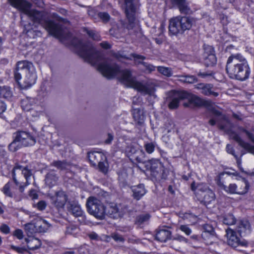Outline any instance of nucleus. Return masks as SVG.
<instances>
[{"mask_svg":"<svg viewBox=\"0 0 254 254\" xmlns=\"http://www.w3.org/2000/svg\"><path fill=\"white\" fill-rule=\"evenodd\" d=\"M106 216L108 215L113 218H118L124 214L122 206L120 204L110 202L106 206Z\"/></svg>","mask_w":254,"mask_h":254,"instance_id":"12","label":"nucleus"},{"mask_svg":"<svg viewBox=\"0 0 254 254\" xmlns=\"http://www.w3.org/2000/svg\"><path fill=\"white\" fill-rule=\"evenodd\" d=\"M24 31L27 36L30 38H35L41 35L40 31L36 29H34L30 24L25 26Z\"/></svg>","mask_w":254,"mask_h":254,"instance_id":"30","label":"nucleus"},{"mask_svg":"<svg viewBox=\"0 0 254 254\" xmlns=\"http://www.w3.org/2000/svg\"><path fill=\"white\" fill-rule=\"evenodd\" d=\"M195 88L201 90V93L206 96L217 97L219 93L212 90L213 85L210 84L199 83L195 85Z\"/></svg>","mask_w":254,"mask_h":254,"instance_id":"19","label":"nucleus"},{"mask_svg":"<svg viewBox=\"0 0 254 254\" xmlns=\"http://www.w3.org/2000/svg\"><path fill=\"white\" fill-rule=\"evenodd\" d=\"M212 114L215 118V119H211L209 121V123L211 126H214L216 122H218V126L221 129H226L227 126L229 124L227 119L221 113L216 110L212 111Z\"/></svg>","mask_w":254,"mask_h":254,"instance_id":"13","label":"nucleus"},{"mask_svg":"<svg viewBox=\"0 0 254 254\" xmlns=\"http://www.w3.org/2000/svg\"><path fill=\"white\" fill-rule=\"evenodd\" d=\"M67 208L68 212L75 217L81 216L83 214V211L77 201L68 202L67 204Z\"/></svg>","mask_w":254,"mask_h":254,"instance_id":"21","label":"nucleus"},{"mask_svg":"<svg viewBox=\"0 0 254 254\" xmlns=\"http://www.w3.org/2000/svg\"><path fill=\"white\" fill-rule=\"evenodd\" d=\"M132 115L134 121L137 124L141 125L144 123L145 119V115L144 111L142 109H133Z\"/></svg>","mask_w":254,"mask_h":254,"instance_id":"24","label":"nucleus"},{"mask_svg":"<svg viewBox=\"0 0 254 254\" xmlns=\"http://www.w3.org/2000/svg\"><path fill=\"white\" fill-rule=\"evenodd\" d=\"M145 151L148 154L152 153L155 149V145L152 142L146 143L144 145Z\"/></svg>","mask_w":254,"mask_h":254,"instance_id":"47","label":"nucleus"},{"mask_svg":"<svg viewBox=\"0 0 254 254\" xmlns=\"http://www.w3.org/2000/svg\"><path fill=\"white\" fill-rule=\"evenodd\" d=\"M150 218V216L148 214H142L138 216L136 218V221L139 224H142L147 221Z\"/></svg>","mask_w":254,"mask_h":254,"instance_id":"46","label":"nucleus"},{"mask_svg":"<svg viewBox=\"0 0 254 254\" xmlns=\"http://www.w3.org/2000/svg\"><path fill=\"white\" fill-rule=\"evenodd\" d=\"M236 230L228 228L226 230L228 244L236 249L237 251L243 252L241 248H246L248 243L244 239L239 237L236 234Z\"/></svg>","mask_w":254,"mask_h":254,"instance_id":"10","label":"nucleus"},{"mask_svg":"<svg viewBox=\"0 0 254 254\" xmlns=\"http://www.w3.org/2000/svg\"><path fill=\"white\" fill-rule=\"evenodd\" d=\"M6 109V107L4 103L0 100V114L3 113Z\"/></svg>","mask_w":254,"mask_h":254,"instance_id":"60","label":"nucleus"},{"mask_svg":"<svg viewBox=\"0 0 254 254\" xmlns=\"http://www.w3.org/2000/svg\"><path fill=\"white\" fill-rule=\"evenodd\" d=\"M97 17L105 23H107L110 19V15L106 12H100L97 13Z\"/></svg>","mask_w":254,"mask_h":254,"instance_id":"43","label":"nucleus"},{"mask_svg":"<svg viewBox=\"0 0 254 254\" xmlns=\"http://www.w3.org/2000/svg\"><path fill=\"white\" fill-rule=\"evenodd\" d=\"M11 248L12 250L19 254H23L25 251H26V249L24 247H18L14 246H11Z\"/></svg>","mask_w":254,"mask_h":254,"instance_id":"55","label":"nucleus"},{"mask_svg":"<svg viewBox=\"0 0 254 254\" xmlns=\"http://www.w3.org/2000/svg\"><path fill=\"white\" fill-rule=\"evenodd\" d=\"M147 166L149 167L151 172L153 173V175H155L156 174L163 171V165L158 159H152L150 160L147 162Z\"/></svg>","mask_w":254,"mask_h":254,"instance_id":"22","label":"nucleus"},{"mask_svg":"<svg viewBox=\"0 0 254 254\" xmlns=\"http://www.w3.org/2000/svg\"><path fill=\"white\" fill-rule=\"evenodd\" d=\"M185 97L184 100H188V102H185L183 103L184 106L185 107H199L205 105L206 102L203 100L200 97L189 93L186 91H184Z\"/></svg>","mask_w":254,"mask_h":254,"instance_id":"11","label":"nucleus"},{"mask_svg":"<svg viewBox=\"0 0 254 254\" xmlns=\"http://www.w3.org/2000/svg\"><path fill=\"white\" fill-rule=\"evenodd\" d=\"M34 99L26 98L21 101V107L23 110L29 112L32 109Z\"/></svg>","mask_w":254,"mask_h":254,"instance_id":"33","label":"nucleus"},{"mask_svg":"<svg viewBox=\"0 0 254 254\" xmlns=\"http://www.w3.org/2000/svg\"><path fill=\"white\" fill-rule=\"evenodd\" d=\"M14 78L23 88L30 87L34 84L37 75L32 63L27 61L17 62L14 71Z\"/></svg>","mask_w":254,"mask_h":254,"instance_id":"4","label":"nucleus"},{"mask_svg":"<svg viewBox=\"0 0 254 254\" xmlns=\"http://www.w3.org/2000/svg\"><path fill=\"white\" fill-rule=\"evenodd\" d=\"M195 22L193 18L188 16H176L169 21V31L172 35L182 34L189 30Z\"/></svg>","mask_w":254,"mask_h":254,"instance_id":"5","label":"nucleus"},{"mask_svg":"<svg viewBox=\"0 0 254 254\" xmlns=\"http://www.w3.org/2000/svg\"><path fill=\"white\" fill-rule=\"evenodd\" d=\"M37 233L45 232L47 227L49 226L48 223L40 218L34 220Z\"/></svg>","mask_w":254,"mask_h":254,"instance_id":"26","label":"nucleus"},{"mask_svg":"<svg viewBox=\"0 0 254 254\" xmlns=\"http://www.w3.org/2000/svg\"><path fill=\"white\" fill-rule=\"evenodd\" d=\"M175 126V125L172 121H168V122L166 124V129L167 130V132L169 133L174 131Z\"/></svg>","mask_w":254,"mask_h":254,"instance_id":"49","label":"nucleus"},{"mask_svg":"<svg viewBox=\"0 0 254 254\" xmlns=\"http://www.w3.org/2000/svg\"><path fill=\"white\" fill-rule=\"evenodd\" d=\"M236 231L240 236H245L251 232V227L250 222L246 220H238L236 223Z\"/></svg>","mask_w":254,"mask_h":254,"instance_id":"16","label":"nucleus"},{"mask_svg":"<svg viewBox=\"0 0 254 254\" xmlns=\"http://www.w3.org/2000/svg\"><path fill=\"white\" fill-rule=\"evenodd\" d=\"M100 45L102 48L104 49H109L111 48L110 44L106 41H104L100 43Z\"/></svg>","mask_w":254,"mask_h":254,"instance_id":"58","label":"nucleus"},{"mask_svg":"<svg viewBox=\"0 0 254 254\" xmlns=\"http://www.w3.org/2000/svg\"><path fill=\"white\" fill-rule=\"evenodd\" d=\"M29 194L32 199H37L38 198V194L36 193L35 190H31L29 191Z\"/></svg>","mask_w":254,"mask_h":254,"instance_id":"61","label":"nucleus"},{"mask_svg":"<svg viewBox=\"0 0 254 254\" xmlns=\"http://www.w3.org/2000/svg\"><path fill=\"white\" fill-rule=\"evenodd\" d=\"M78 54L85 61L92 65H97L98 70L107 78L117 77L126 86L133 88L143 94L155 98V88L151 85L143 84L136 81L128 69H121L116 64L105 60L101 63L102 55L90 43L81 44Z\"/></svg>","mask_w":254,"mask_h":254,"instance_id":"1","label":"nucleus"},{"mask_svg":"<svg viewBox=\"0 0 254 254\" xmlns=\"http://www.w3.org/2000/svg\"><path fill=\"white\" fill-rule=\"evenodd\" d=\"M178 7L181 13H185V14H190L191 13V10L190 7L188 5V3L186 1V0L178 4Z\"/></svg>","mask_w":254,"mask_h":254,"instance_id":"38","label":"nucleus"},{"mask_svg":"<svg viewBox=\"0 0 254 254\" xmlns=\"http://www.w3.org/2000/svg\"><path fill=\"white\" fill-rule=\"evenodd\" d=\"M99 170L104 174H106L109 170V164L107 161V158L106 160H102L100 163L97 165Z\"/></svg>","mask_w":254,"mask_h":254,"instance_id":"40","label":"nucleus"},{"mask_svg":"<svg viewBox=\"0 0 254 254\" xmlns=\"http://www.w3.org/2000/svg\"><path fill=\"white\" fill-rule=\"evenodd\" d=\"M204 62L207 66H212L216 63V58L214 54L213 48L209 45H205L204 47Z\"/></svg>","mask_w":254,"mask_h":254,"instance_id":"14","label":"nucleus"},{"mask_svg":"<svg viewBox=\"0 0 254 254\" xmlns=\"http://www.w3.org/2000/svg\"><path fill=\"white\" fill-rule=\"evenodd\" d=\"M89 160L93 166H96L102 160L105 161L106 156L100 152H89L88 155Z\"/></svg>","mask_w":254,"mask_h":254,"instance_id":"20","label":"nucleus"},{"mask_svg":"<svg viewBox=\"0 0 254 254\" xmlns=\"http://www.w3.org/2000/svg\"><path fill=\"white\" fill-rule=\"evenodd\" d=\"M219 185L227 193L231 194L237 193V185L235 184H230L228 187H227L221 183H220Z\"/></svg>","mask_w":254,"mask_h":254,"instance_id":"32","label":"nucleus"},{"mask_svg":"<svg viewBox=\"0 0 254 254\" xmlns=\"http://www.w3.org/2000/svg\"><path fill=\"white\" fill-rule=\"evenodd\" d=\"M157 70L161 74L167 77H170L173 74V71L171 68L165 66H158Z\"/></svg>","mask_w":254,"mask_h":254,"instance_id":"36","label":"nucleus"},{"mask_svg":"<svg viewBox=\"0 0 254 254\" xmlns=\"http://www.w3.org/2000/svg\"><path fill=\"white\" fill-rule=\"evenodd\" d=\"M25 231L28 236L32 235L34 233H37L34 221L31 223L27 224L25 225Z\"/></svg>","mask_w":254,"mask_h":254,"instance_id":"35","label":"nucleus"},{"mask_svg":"<svg viewBox=\"0 0 254 254\" xmlns=\"http://www.w3.org/2000/svg\"><path fill=\"white\" fill-rule=\"evenodd\" d=\"M183 217L184 219H188L191 223H194L197 220L196 216L190 213H186L184 214Z\"/></svg>","mask_w":254,"mask_h":254,"instance_id":"48","label":"nucleus"},{"mask_svg":"<svg viewBox=\"0 0 254 254\" xmlns=\"http://www.w3.org/2000/svg\"><path fill=\"white\" fill-rule=\"evenodd\" d=\"M58 180V177L57 176L56 173L51 171L49 172L46 176L45 183L49 187H52L56 185Z\"/></svg>","mask_w":254,"mask_h":254,"instance_id":"27","label":"nucleus"},{"mask_svg":"<svg viewBox=\"0 0 254 254\" xmlns=\"http://www.w3.org/2000/svg\"><path fill=\"white\" fill-rule=\"evenodd\" d=\"M223 222L226 225H231L236 224L237 222L236 221V219L233 215L228 214L224 217Z\"/></svg>","mask_w":254,"mask_h":254,"instance_id":"41","label":"nucleus"},{"mask_svg":"<svg viewBox=\"0 0 254 254\" xmlns=\"http://www.w3.org/2000/svg\"><path fill=\"white\" fill-rule=\"evenodd\" d=\"M171 236V232L168 230H160L156 234V239L161 242H165L169 239Z\"/></svg>","mask_w":254,"mask_h":254,"instance_id":"29","label":"nucleus"},{"mask_svg":"<svg viewBox=\"0 0 254 254\" xmlns=\"http://www.w3.org/2000/svg\"><path fill=\"white\" fill-rule=\"evenodd\" d=\"M13 235L19 240H21L23 238V232L20 229H17L15 230L13 233Z\"/></svg>","mask_w":254,"mask_h":254,"instance_id":"51","label":"nucleus"},{"mask_svg":"<svg viewBox=\"0 0 254 254\" xmlns=\"http://www.w3.org/2000/svg\"><path fill=\"white\" fill-rule=\"evenodd\" d=\"M174 240L179 241L180 242H184L186 243H188V239L185 238L184 237L180 235L176 236L174 238Z\"/></svg>","mask_w":254,"mask_h":254,"instance_id":"59","label":"nucleus"},{"mask_svg":"<svg viewBox=\"0 0 254 254\" xmlns=\"http://www.w3.org/2000/svg\"><path fill=\"white\" fill-rule=\"evenodd\" d=\"M204 231L202 233V238L208 244H212L216 239L215 233L212 225L206 224L203 226Z\"/></svg>","mask_w":254,"mask_h":254,"instance_id":"17","label":"nucleus"},{"mask_svg":"<svg viewBox=\"0 0 254 254\" xmlns=\"http://www.w3.org/2000/svg\"><path fill=\"white\" fill-rule=\"evenodd\" d=\"M212 75V73H210V72H199L198 73V76H200V77H203V78H204L205 77H207V76H211Z\"/></svg>","mask_w":254,"mask_h":254,"instance_id":"63","label":"nucleus"},{"mask_svg":"<svg viewBox=\"0 0 254 254\" xmlns=\"http://www.w3.org/2000/svg\"><path fill=\"white\" fill-rule=\"evenodd\" d=\"M86 207L89 214L99 220H103L106 216V206L99 199L89 197L86 201Z\"/></svg>","mask_w":254,"mask_h":254,"instance_id":"8","label":"nucleus"},{"mask_svg":"<svg viewBox=\"0 0 254 254\" xmlns=\"http://www.w3.org/2000/svg\"><path fill=\"white\" fill-rule=\"evenodd\" d=\"M32 171L27 167L16 164L13 169L12 178L15 185L19 187V191L23 192L25 188L30 183L29 179L32 176Z\"/></svg>","mask_w":254,"mask_h":254,"instance_id":"6","label":"nucleus"},{"mask_svg":"<svg viewBox=\"0 0 254 254\" xmlns=\"http://www.w3.org/2000/svg\"><path fill=\"white\" fill-rule=\"evenodd\" d=\"M51 165L60 170H65L69 166V164L64 161H55L51 163Z\"/></svg>","mask_w":254,"mask_h":254,"instance_id":"39","label":"nucleus"},{"mask_svg":"<svg viewBox=\"0 0 254 254\" xmlns=\"http://www.w3.org/2000/svg\"><path fill=\"white\" fill-rule=\"evenodd\" d=\"M113 239L117 242H123L125 240L124 238L120 235L115 234L112 236Z\"/></svg>","mask_w":254,"mask_h":254,"instance_id":"53","label":"nucleus"},{"mask_svg":"<svg viewBox=\"0 0 254 254\" xmlns=\"http://www.w3.org/2000/svg\"><path fill=\"white\" fill-rule=\"evenodd\" d=\"M88 13L89 15L91 17L94 18L95 19L97 18L96 16H97V13H96L94 9L88 10Z\"/></svg>","mask_w":254,"mask_h":254,"instance_id":"62","label":"nucleus"},{"mask_svg":"<svg viewBox=\"0 0 254 254\" xmlns=\"http://www.w3.org/2000/svg\"><path fill=\"white\" fill-rule=\"evenodd\" d=\"M142 102V99L139 97H134L132 100V103L134 105L140 103Z\"/></svg>","mask_w":254,"mask_h":254,"instance_id":"64","label":"nucleus"},{"mask_svg":"<svg viewBox=\"0 0 254 254\" xmlns=\"http://www.w3.org/2000/svg\"><path fill=\"white\" fill-rule=\"evenodd\" d=\"M2 191L7 196L15 197L16 196L17 188L11 182H8L3 188Z\"/></svg>","mask_w":254,"mask_h":254,"instance_id":"23","label":"nucleus"},{"mask_svg":"<svg viewBox=\"0 0 254 254\" xmlns=\"http://www.w3.org/2000/svg\"><path fill=\"white\" fill-rule=\"evenodd\" d=\"M36 143L35 138L29 132L23 131H17L15 133L14 140L9 145V150L16 151L19 144L24 146L33 145Z\"/></svg>","mask_w":254,"mask_h":254,"instance_id":"9","label":"nucleus"},{"mask_svg":"<svg viewBox=\"0 0 254 254\" xmlns=\"http://www.w3.org/2000/svg\"><path fill=\"white\" fill-rule=\"evenodd\" d=\"M226 70L231 78L240 81L247 80L251 72L247 60L240 54H233L228 58Z\"/></svg>","mask_w":254,"mask_h":254,"instance_id":"3","label":"nucleus"},{"mask_svg":"<svg viewBox=\"0 0 254 254\" xmlns=\"http://www.w3.org/2000/svg\"><path fill=\"white\" fill-rule=\"evenodd\" d=\"M46 203L43 200L39 201L37 204V208L39 210H43L45 209L46 208Z\"/></svg>","mask_w":254,"mask_h":254,"instance_id":"52","label":"nucleus"},{"mask_svg":"<svg viewBox=\"0 0 254 254\" xmlns=\"http://www.w3.org/2000/svg\"><path fill=\"white\" fill-rule=\"evenodd\" d=\"M237 194H243L246 193L249 189L248 183L245 180L237 186Z\"/></svg>","mask_w":254,"mask_h":254,"instance_id":"34","label":"nucleus"},{"mask_svg":"<svg viewBox=\"0 0 254 254\" xmlns=\"http://www.w3.org/2000/svg\"><path fill=\"white\" fill-rule=\"evenodd\" d=\"M141 64L144 67L145 72L147 73H151L152 71L155 70L156 67L152 64L146 62H141Z\"/></svg>","mask_w":254,"mask_h":254,"instance_id":"45","label":"nucleus"},{"mask_svg":"<svg viewBox=\"0 0 254 254\" xmlns=\"http://www.w3.org/2000/svg\"><path fill=\"white\" fill-rule=\"evenodd\" d=\"M177 77L179 78V81L185 83L192 84L197 82V78L192 75H177Z\"/></svg>","mask_w":254,"mask_h":254,"instance_id":"31","label":"nucleus"},{"mask_svg":"<svg viewBox=\"0 0 254 254\" xmlns=\"http://www.w3.org/2000/svg\"><path fill=\"white\" fill-rule=\"evenodd\" d=\"M131 190L133 197L137 200L140 199L146 192L144 186L142 184L133 186L131 188Z\"/></svg>","mask_w":254,"mask_h":254,"instance_id":"25","label":"nucleus"},{"mask_svg":"<svg viewBox=\"0 0 254 254\" xmlns=\"http://www.w3.org/2000/svg\"><path fill=\"white\" fill-rule=\"evenodd\" d=\"M0 230L3 233L7 234L10 232L9 227L6 224H2L0 227Z\"/></svg>","mask_w":254,"mask_h":254,"instance_id":"54","label":"nucleus"},{"mask_svg":"<svg viewBox=\"0 0 254 254\" xmlns=\"http://www.w3.org/2000/svg\"><path fill=\"white\" fill-rule=\"evenodd\" d=\"M51 203L58 209L62 208L67 201V195L64 191H59L51 197Z\"/></svg>","mask_w":254,"mask_h":254,"instance_id":"15","label":"nucleus"},{"mask_svg":"<svg viewBox=\"0 0 254 254\" xmlns=\"http://www.w3.org/2000/svg\"><path fill=\"white\" fill-rule=\"evenodd\" d=\"M84 31L89 35V37H91L93 40L96 41H99L101 40L100 36L98 33L95 32L93 30H89L86 28H84Z\"/></svg>","mask_w":254,"mask_h":254,"instance_id":"44","label":"nucleus"},{"mask_svg":"<svg viewBox=\"0 0 254 254\" xmlns=\"http://www.w3.org/2000/svg\"><path fill=\"white\" fill-rule=\"evenodd\" d=\"M9 4L20 11L27 15L35 24L42 25L49 34L57 38L63 36V30L61 25L53 21L45 20V13L35 9H32V4L25 0H7Z\"/></svg>","mask_w":254,"mask_h":254,"instance_id":"2","label":"nucleus"},{"mask_svg":"<svg viewBox=\"0 0 254 254\" xmlns=\"http://www.w3.org/2000/svg\"><path fill=\"white\" fill-rule=\"evenodd\" d=\"M171 94L172 99L168 106L170 109H175L178 107L180 101L184 100L186 94H184V91H172Z\"/></svg>","mask_w":254,"mask_h":254,"instance_id":"18","label":"nucleus"},{"mask_svg":"<svg viewBox=\"0 0 254 254\" xmlns=\"http://www.w3.org/2000/svg\"><path fill=\"white\" fill-rule=\"evenodd\" d=\"M37 6L39 7H43L44 5V3L43 0H32Z\"/></svg>","mask_w":254,"mask_h":254,"instance_id":"57","label":"nucleus"},{"mask_svg":"<svg viewBox=\"0 0 254 254\" xmlns=\"http://www.w3.org/2000/svg\"><path fill=\"white\" fill-rule=\"evenodd\" d=\"M214 193L211 190H208L203 195V201L205 203L209 204L214 200Z\"/></svg>","mask_w":254,"mask_h":254,"instance_id":"42","label":"nucleus"},{"mask_svg":"<svg viewBox=\"0 0 254 254\" xmlns=\"http://www.w3.org/2000/svg\"><path fill=\"white\" fill-rule=\"evenodd\" d=\"M180 229L187 235H190L191 233V230L188 225H182L180 227Z\"/></svg>","mask_w":254,"mask_h":254,"instance_id":"50","label":"nucleus"},{"mask_svg":"<svg viewBox=\"0 0 254 254\" xmlns=\"http://www.w3.org/2000/svg\"><path fill=\"white\" fill-rule=\"evenodd\" d=\"M29 112L30 115L33 117H39L41 115L40 112L35 111L33 108L30 111H29Z\"/></svg>","mask_w":254,"mask_h":254,"instance_id":"56","label":"nucleus"},{"mask_svg":"<svg viewBox=\"0 0 254 254\" xmlns=\"http://www.w3.org/2000/svg\"><path fill=\"white\" fill-rule=\"evenodd\" d=\"M25 241L27 244L28 249L31 250H36L39 248L41 245L40 240L34 237L26 239Z\"/></svg>","mask_w":254,"mask_h":254,"instance_id":"28","label":"nucleus"},{"mask_svg":"<svg viewBox=\"0 0 254 254\" xmlns=\"http://www.w3.org/2000/svg\"><path fill=\"white\" fill-rule=\"evenodd\" d=\"M12 96V93L8 87L3 86L0 87V96L5 99L9 98Z\"/></svg>","mask_w":254,"mask_h":254,"instance_id":"37","label":"nucleus"},{"mask_svg":"<svg viewBox=\"0 0 254 254\" xmlns=\"http://www.w3.org/2000/svg\"><path fill=\"white\" fill-rule=\"evenodd\" d=\"M132 1L133 0H125L124 2V8L128 22L126 27L130 35L135 34L140 30L139 26L135 18L136 8Z\"/></svg>","mask_w":254,"mask_h":254,"instance_id":"7","label":"nucleus"}]
</instances>
